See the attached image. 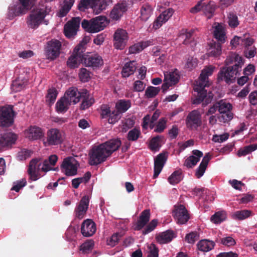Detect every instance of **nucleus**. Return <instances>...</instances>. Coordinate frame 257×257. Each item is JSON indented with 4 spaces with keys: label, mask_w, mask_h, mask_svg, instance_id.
<instances>
[{
    "label": "nucleus",
    "mask_w": 257,
    "mask_h": 257,
    "mask_svg": "<svg viewBox=\"0 0 257 257\" xmlns=\"http://www.w3.org/2000/svg\"><path fill=\"white\" fill-rule=\"evenodd\" d=\"M244 63L241 56L235 52H231L224 62L225 66L221 67L218 72L217 80L224 81L228 84L234 83L237 76L240 74Z\"/></svg>",
    "instance_id": "obj_1"
},
{
    "label": "nucleus",
    "mask_w": 257,
    "mask_h": 257,
    "mask_svg": "<svg viewBox=\"0 0 257 257\" xmlns=\"http://www.w3.org/2000/svg\"><path fill=\"white\" fill-rule=\"evenodd\" d=\"M214 69V67L209 66L202 70L199 79L194 87V91L197 92V95L193 100V104H198L202 102V106L205 107L211 102L214 94L210 90L208 92L206 88L210 85L208 76L212 75Z\"/></svg>",
    "instance_id": "obj_2"
},
{
    "label": "nucleus",
    "mask_w": 257,
    "mask_h": 257,
    "mask_svg": "<svg viewBox=\"0 0 257 257\" xmlns=\"http://www.w3.org/2000/svg\"><path fill=\"white\" fill-rule=\"evenodd\" d=\"M121 142L119 139H111L98 146H94L90 150L89 163L96 166L104 162L120 147Z\"/></svg>",
    "instance_id": "obj_3"
},
{
    "label": "nucleus",
    "mask_w": 257,
    "mask_h": 257,
    "mask_svg": "<svg viewBox=\"0 0 257 257\" xmlns=\"http://www.w3.org/2000/svg\"><path fill=\"white\" fill-rule=\"evenodd\" d=\"M32 6L31 0H18L9 7L7 17L10 20H13L16 17L26 14Z\"/></svg>",
    "instance_id": "obj_4"
},
{
    "label": "nucleus",
    "mask_w": 257,
    "mask_h": 257,
    "mask_svg": "<svg viewBox=\"0 0 257 257\" xmlns=\"http://www.w3.org/2000/svg\"><path fill=\"white\" fill-rule=\"evenodd\" d=\"M86 41L83 39L74 49L72 55L68 58L67 65L70 69L78 67L80 63L84 64V53L85 51Z\"/></svg>",
    "instance_id": "obj_5"
},
{
    "label": "nucleus",
    "mask_w": 257,
    "mask_h": 257,
    "mask_svg": "<svg viewBox=\"0 0 257 257\" xmlns=\"http://www.w3.org/2000/svg\"><path fill=\"white\" fill-rule=\"evenodd\" d=\"M107 6L105 0H81L78 5V9L81 11H84L90 8L94 13L98 14L105 10Z\"/></svg>",
    "instance_id": "obj_6"
},
{
    "label": "nucleus",
    "mask_w": 257,
    "mask_h": 257,
    "mask_svg": "<svg viewBox=\"0 0 257 257\" xmlns=\"http://www.w3.org/2000/svg\"><path fill=\"white\" fill-rule=\"evenodd\" d=\"M38 162L39 160L38 159H33L29 163L28 173L30 176V179L32 181H36L40 178L39 172L40 169L44 172H47L51 170V167L49 165L50 163L47 160L44 161L42 164V167L41 168H40L41 166L40 164L37 167Z\"/></svg>",
    "instance_id": "obj_7"
},
{
    "label": "nucleus",
    "mask_w": 257,
    "mask_h": 257,
    "mask_svg": "<svg viewBox=\"0 0 257 257\" xmlns=\"http://www.w3.org/2000/svg\"><path fill=\"white\" fill-rule=\"evenodd\" d=\"M50 11V8L46 7L45 9H38L36 11L32 12L28 17L27 21L29 27L32 29L37 28Z\"/></svg>",
    "instance_id": "obj_8"
},
{
    "label": "nucleus",
    "mask_w": 257,
    "mask_h": 257,
    "mask_svg": "<svg viewBox=\"0 0 257 257\" xmlns=\"http://www.w3.org/2000/svg\"><path fill=\"white\" fill-rule=\"evenodd\" d=\"M13 107L12 105L0 107V126L9 127L13 124L15 115Z\"/></svg>",
    "instance_id": "obj_9"
},
{
    "label": "nucleus",
    "mask_w": 257,
    "mask_h": 257,
    "mask_svg": "<svg viewBox=\"0 0 257 257\" xmlns=\"http://www.w3.org/2000/svg\"><path fill=\"white\" fill-rule=\"evenodd\" d=\"M61 43L58 40L52 39L47 42L45 54L48 59L54 60L59 57L61 49Z\"/></svg>",
    "instance_id": "obj_10"
},
{
    "label": "nucleus",
    "mask_w": 257,
    "mask_h": 257,
    "mask_svg": "<svg viewBox=\"0 0 257 257\" xmlns=\"http://www.w3.org/2000/svg\"><path fill=\"white\" fill-rule=\"evenodd\" d=\"M218 111L221 114L220 117L221 121L227 122L233 118V113L231 112V104L224 100H220L216 102Z\"/></svg>",
    "instance_id": "obj_11"
},
{
    "label": "nucleus",
    "mask_w": 257,
    "mask_h": 257,
    "mask_svg": "<svg viewBox=\"0 0 257 257\" xmlns=\"http://www.w3.org/2000/svg\"><path fill=\"white\" fill-rule=\"evenodd\" d=\"M172 216L178 224H184L187 222L190 218L188 210L183 205H176L174 206Z\"/></svg>",
    "instance_id": "obj_12"
},
{
    "label": "nucleus",
    "mask_w": 257,
    "mask_h": 257,
    "mask_svg": "<svg viewBox=\"0 0 257 257\" xmlns=\"http://www.w3.org/2000/svg\"><path fill=\"white\" fill-rule=\"evenodd\" d=\"M202 124L200 112L194 110L189 113L186 119V127L190 130H197Z\"/></svg>",
    "instance_id": "obj_13"
},
{
    "label": "nucleus",
    "mask_w": 257,
    "mask_h": 257,
    "mask_svg": "<svg viewBox=\"0 0 257 257\" xmlns=\"http://www.w3.org/2000/svg\"><path fill=\"white\" fill-rule=\"evenodd\" d=\"M128 36L126 31L123 29H118L113 35V46L116 49L122 50L125 47Z\"/></svg>",
    "instance_id": "obj_14"
},
{
    "label": "nucleus",
    "mask_w": 257,
    "mask_h": 257,
    "mask_svg": "<svg viewBox=\"0 0 257 257\" xmlns=\"http://www.w3.org/2000/svg\"><path fill=\"white\" fill-rule=\"evenodd\" d=\"M73 157H67L64 159L61 165L62 171L68 176H74L77 173V167Z\"/></svg>",
    "instance_id": "obj_15"
},
{
    "label": "nucleus",
    "mask_w": 257,
    "mask_h": 257,
    "mask_svg": "<svg viewBox=\"0 0 257 257\" xmlns=\"http://www.w3.org/2000/svg\"><path fill=\"white\" fill-rule=\"evenodd\" d=\"M84 93H87L86 90H83L81 92L78 91V89L75 87L69 88L65 92L64 97L66 100H68L71 104L73 102L76 104L80 101L82 96H84Z\"/></svg>",
    "instance_id": "obj_16"
},
{
    "label": "nucleus",
    "mask_w": 257,
    "mask_h": 257,
    "mask_svg": "<svg viewBox=\"0 0 257 257\" xmlns=\"http://www.w3.org/2000/svg\"><path fill=\"white\" fill-rule=\"evenodd\" d=\"M80 21L81 19L79 17L73 18L66 24L64 28L66 37L70 38L76 35L80 26Z\"/></svg>",
    "instance_id": "obj_17"
},
{
    "label": "nucleus",
    "mask_w": 257,
    "mask_h": 257,
    "mask_svg": "<svg viewBox=\"0 0 257 257\" xmlns=\"http://www.w3.org/2000/svg\"><path fill=\"white\" fill-rule=\"evenodd\" d=\"M89 203V198L88 196L85 195L83 196L75 208L74 213L76 217L78 219H82L84 217L88 209Z\"/></svg>",
    "instance_id": "obj_18"
},
{
    "label": "nucleus",
    "mask_w": 257,
    "mask_h": 257,
    "mask_svg": "<svg viewBox=\"0 0 257 257\" xmlns=\"http://www.w3.org/2000/svg\"><path fill=\"white\" fill-rule=\"evenodd\" d=\"M84 65L87 67H91L93 69L97 68L103 64L102 57L98 54L87 55L84 53Z\"/></svg>",
    "instance_id": "obj_19"
},
{
    "label": "nucleus",
    "mask_w": 257,
    "mask_h": 257,
    "mask_svg": "<svg viewBox=\"0 0 257 257\" xmlns=\"http://www.w3.org/2000/svg\"><path fill=\"white\" fill-rule=\"evenodd\" d=\"M127 10V6L126 2H120L113 7L109 15L110 18L113 20H118Z\"/></svg>",
    "instance_id": "obj_20"
},
{
    "label": "nucleus",
    "mask_w": 257,
    "mask_h": 257,
    "mask_svg": "<svg viewBox=\"0 0 257 257\" xmlns=\"http://www.w3.org/2000/svg\"><path fill=\"white\" fill-rule=\"evenodd\" d=\"M17 135L13 132H6L0 136V149L11 147L15 144Z\"/></svg>",
    "instance_id": "obj_21"
},
{
    "label": "nucleus",
    "mask_w": 257,
    "mask_h": 257,
    "mask_svg": "<svg viewBox=\"0 0 257 257\" xmlns=\"http://www.w3.org/2000/svg\"><path fill=\"white\" fill-rule=\"evenodd\" d=\"M47 141L50 145L60 144L62 141V136L60 131L57 128H51L47 132Z\"/></svg>",
    "instance_id": "obj_22"
},
{
    "label": "nucleus",
    "mask_w": 257,
    "mask_h": 257,
    "mask_svg": "<svg viewBox=\"0 0 257 257\" xmlns=\"http://www.w3.org/2000/svg\"><path fill=\"white\" fill-rule=\"evenodd\" d=\"M96 226L94 222L90 219L85 220L82 223L81 232L86 237L92 236L96 231Z\"/></svg>",
    "instance_id": "obj_23"
},
{
    "label": "nucleus",
    "mask_w": 257,
    "mask_h": 257,
    "mask_svg": "<svg viewBox=\"0 0 257 257\" xmlns=\"http://www.w3.org/2000/svg\"><path fill=\"white\" fill-rule=\"evenodd\" d=\"M151 216L150 209H145L140 214L138 219L135 224L134 229L135 230H141L149 222Z\"/></svg>",
    "instance_id": "obj_24"
},
{
    "label": "nucleus",
    "mask_w": 257,
    "mask_h": 257,
    "mask_svg": "<svg viewBox=\"0 0 257 257\" xmlns=\"http://www.w3.org/2000/svg\"><path fill=\"white\" fill-rule=\"evenodd\" d=\"M167 161V156L165 153L159 154L154 161V178H156L162 170V169Z\"/></svg>",
    "instance_id": "obj_25"
},
{
    "label": "nucleus",
    "mask_w": 257,
    "mask_h": 257,
    "mask_svg": "<svg viewBox=\"0 0 257 257\" xmlns=\"http://www.w3.org/2000/svg\"><path fill=\"white\" fill-rule=\"evenodd\" d=\"M167 161V156L165 153L159 154L154 161V178H156L162 170V169Z\"/></svg>",
    "instance_id": "obj_26"
},
{
    "label": "nucleus",
    "mask_w": 257,
    "mask_h": 257,
    "mask_svg": "<svg viewBox=\"0 0 257 257\" xmlns=\"http://www.w3.org/2000/svg\"><path fill=\"white\" fill-rule=\"evenodd\" d=\"M167 161V156L165 153L159 154L154 161V178H156L162 170V169Z\"/></svg>",
    "instance_id": "obj_27"
},
{
    "label": "nucleus",
    "mask_w": 257,
    "mask_h": 257,
    "mask_svg": "<svg viewBox=\"0 0 257 257\" xmlns=\"http://www.w3.org/2000/svg\"><path fill=\"white\" fill-rule=\"evenodd\" d=\"M192 153L193 155L188 157L185 161L184 165L188 168L195 166L203 156V153L198 150H194Z\"/></svg>",
    "instance_id": "obj_28"
},
{
    "label": "nucleus",
    "mask_w": 257,
    "mask_h": 257,
    "mask_svg": "<svg viewBox=\"0 0 257 257\" xmlns=\"http://www.w3.org/2000/svg\"><path fill=\"white\" fill-rule=\"evenodd\" d=\"M92 20V32H98L102 30L106 26V18L104 16H99L93 18Z\"/></svg>",
    "instance_id": "obj_29"
},
{
    "label": "nucleus",
    "mask_w": 257,
    "mask_h": 257,
    "mask_svg": "<svg viewBox=\"0 0 257 257\" xmlns=\"http://www.w3.org/2000/svg\"><path fill=\"white\" fill-rule=\"evenodd\" d=\"M154 44L153 39H150L145 41H141L130 46L128 49V52L130 54L138 53L143 50L147 47L153 45Z\"/></svg>",
    "instance_id": "obj_30"
},
{
    "label": "nucleus",
    "mask_w": 257,
    "mask_h": 257,
    "mask_svg": "<svg viewBox=\"0 0 257 257\" xmlns=\"http://www.w3.org/2000/svg\"><path fill=\"white\" fill-rule=\"evenodd\" d=\"M211 158V156L209 153L206 154L203 158L199 167L196 170L195 176L197 178H200L203 175Z\"/></svg>",
    "instance_id": "obj_31"
},
{
    "label": "nucleus",
    "mask_w": 257,
    "mask_h": 257,
    "mask_svg": "<svg viewBox=\"0 0 257 257\" xmlns=\"http://www.w3.org/2000/svg\"><path fill=\"white\" fill-rule=\"evenodd\" d=\"M175 237L174 232L171 230H167L157 235L156 239L160 244L170 242Z\"/></svg>",
    "instance_id": "obj_32"
},
{
    "label": "nucleus",
    "mask_w": 257,
    "mask_h": 257,
    "mask_svg": "<svg viewBox=\"0 0 257 257\" xmlns=\"http://www.w3.org/2000/svg\"><path fill=\"white\" fill-rule=\"evenodd\" d=\"M44 136V133L39 127L31 126L26 132V137L30 140H36L41 139Z\"/></svg>",
    "instance_id": "obj_33"
},
{
    "label": "nucleus",
    "mask_w": 257,
    "mask_h": 257,
    "mask_svg": "<svg viewBox=\"0 0 257 257\" xmlns=\"http://www.w3.org/2000/svg\"><path fill=\"white\" fill-rule=\"evenodd\" d=\"M137 69L136 62L135 61H130L126 63L122 68L121 74L123 77H128L133 74Z\"/></svg>",
    "instance_id": "obj_34"
},
{
    "label": "nucleus",
    "mask_w": 257,
    "mask_h": 257,
    "mask_svg": "<svg viewBox=\"0 0 257 257\" xmlns=\"http://www.w3.org/2000/svg\"><path fill=\"white\" fill-rule=\"evenodd\" d=\"M209 48L208 50V55L209 57H217L221 54V44L216 42L210 43Z\"/></svg>",
    "instance_id": "obj_35"
},
{
    "label": "nucleus",
    "mask_w": 257,
    "mask_h": 257,
    "mask_svg": "<svg viewBox=\"0 0 257 257\" xmlns=\"http://www.w3.org/2000/svg\"><path fill=\"white\" fill-rule=\"evenodd\" d=\"M213 35L214 38L217 40V42L222 44L225 42V33L224 29L221 25L218 24L215 27Z\"/></svg>",
    "instance_id": "obj_36"
},
{
    "label": "nucleus",
    "mask_w": 257,
    "mask_h": 257,
    "mask_svg": "<svg viewBox=\"0 0 257 257\" xmlns=\"http://www.w3.org/2000/svg\"><path fill=\"white\" fill-rule=\"evenodd\" d=\"M153 8L149 4H144L141 7L140 10V19L144 21H147L153 13Z\"/></svg>",
    "instance_id": "obj_37"
},
{
    "label": "nucleus",
    "mask_w": 257,
    "mask_h": 257,
    "mask_svg": "<svg viewBox=\"0 0 257 257\" xmlns=\"http://www.w3.org/2000/svg\"><path fill=\"white\" fill-rule=\"evenodd\" d=\"M194 30H191L189 31L187 30L182 31L181 33L179 36V38L183 40V44L184 45H188L191 43L194 42Z\"/></svg>",
    "instance_id": "obj_38"
},
{
    "label": "nucleus",
    "mask_w": 257,
    "mask_h": 257,
    "mask_svg": "<svg viewBox=\"0 0 257 257\" xmlns=\"http://www.w3.org/2000/svg\"><path fill=\"white\" fill-rule=\"evenodd\" d=\"M27 83V79H20V77H18L17 79L13 81L11 85V88L15 92H19L25 88Z\"/></svg>",
    "instance_id": "obj_39"
},
{
    "label": "nucleus",
    "mask_w": 257,
    "mask_h": 257,
    "mask_svg": "<svg viewBox=\"0 0 257 257\" xmlns=\"http://www.w3.org/2000/svg\"><path fill=\"white\" fill-rule=\"evenodd\" d=\"M215 243L213 241L207 239L200 240L197 243V247L200 251L207 252L213 248Z\"/></svg>",
    "instance_id": "obj_40"
},
{
    "label": "nucleus",
    "mask_w": 257,
    "mask_h": 257,
    "mask_svg": "<svg viewBox=\"0 0 257 257\" xmlns=\"http://www.w3.org/2000/svg\"><path fill=\"white\" fill-rule=\"evenodd\" d=\"M180 78L179 71L175 69L174 71L165 74L164 81H168L172 85L177 84Z\"/></svg>",
    "instance_id": "obj_41"
},
{
    "label": "nucleus",
    "mask_w": 257,
    "mask_h": 257,
    "mask_svg": "<svg viewBox=\"0 0 257 257\" xmlns=\"http://www.w3.org/2000/svg\"><path fill=\"white\" fill-rule=\"evenodd\" d=\"M71 104L68 100H66L65 97H62L56 104V111L59 113H64L67 111L69 105Z\"/></svg>",
    "instance_id": "obj_42"
},
{
    "label": "nucleus",
    "mask_w": 257,
    "mask_h": 257,
    "mask_svg": "<svg viewBox=\"0 0 257 257\" xmlns=\"http://www.w3.org/2000/svg\"><path fill=\"white\" fill-rule=\"evenodd\" d=\"M183 178L182 171L181 169L177 170L174 171L171 176H170L168 180L172 185H175L179 183Z\"/></svg>",
    "instance_id": "obj_43"
},
{
    "label": "nucleus",
    "mask_w": 257,
    "mask_h": 257,
    "mask_svg": "<svg viewBox=\"0 0 257 257\" xmlns=\"http://www.w3.org/2000/svg\"><path fill=\"white\" fill-rule=\"evenodd\" d=\"M131 103L129 100H120L116 103L115 105L116 109L120 112L121 114L122 113L126 111L131 107Z\"/></svg>",
    "instance_id": "obj_44"
},
{
    "label": "nucleus",
    "mask_w": 257,
    "mask_h": 257,
    "mask_svg": "<svg viewBox=\"0 0 257 257\" xmlns=\"http://www.w3.org/2000/svg\"><path fill=\"white\" fill-rule=\"evenodd\" d=\"M215 6L213 3L209 2L207 4L205 5L203 7V12L207 19H211L215 12Z\"/></svg>",
    "instance_id": "obj_45"
},
{
    "label": "nucleus",
    "mask_w": 257,
    "mask_h": 257,
    "mask_svg": "<svg viewBox=\"0 0 257 257\" xmlns=\"http://www.w3.org/2000/svg\"><path fill=\"white\" fill-rule=\"evenodd\" d=\"M91 73L85 68H82L79 70L78 76L82 82H87L91 79Z\"/></svg>",
    "instance_id": "obj_46"
},
{
    "label": "nucleus",
    "mask_w": 257,
    "mask_h": 257,
    "mask_svg": "<svg viewBox=\"0 0 257 257\" xmlns=\"http://www.w3.org/2000/svg\"><path fill=\"white\" fill-rule=\"evenodd\" d=\"M251 212L248 210H242L235 211L233 214V218L236 220H243L251 215Z\"/></svg>",
    "instance_id": "obj_47"
},
{
    "label": "nucleus",
    "mask_w": 257,
    "mask_h": 257,
    "mask_svg": "<svg viewBox=\"0 0 257 257\" xmlns=\"http://www.w3.org/2000/svg\"><path fill=\"white\" fill-rule=\"evenodd\" d=\"M160 91L159 87L148 86L146 91L145 96L147 98H154Z\"/></svg>",
    "instance_id": "obj_48"
},
{
    "label": "nucleus",
    "mask_w": 257,
    "mask_h": 257,
    "mask_svg": "<svg viewBox=\"0 0 257 257\" xmlns=\"http://www.w3.org/2000/svg\"><path fill=\"white\" fill-rule=\"evenodd\" d=\"M57 94V91L55 88H50L48 90V93L46 96V101L48 102L50 105H52L54 103Z\"/></svg>",
    "instance_id": "obj_49"
},
{
    "label": "nucleus",
    "mask_w": 257,
    "mask_h": 257,
    "mask_svg": "<svg viewBox=\"0 0 257 257\" xmlns=\"http://www.w3.org/2000/svg\"><path fill=\"white\" fill-rule=\"evenodd\" d=\"M94 246V241L92 240H88L83 243L80 246V250L84 254L90 252Z\"/></svg>",
    "instance_id": "obj_50"
},
{
    "label": "nucleus",
    "mask_w": 257,
    "mask_h": 257,
    "mask_svg": "<svg viewBox=\"0 0 257 257\" xmlns=\"http://www.w3.org/2000/svg\"><path fill=\"white\" fill-rule=\"evenodd\" d=\"M225 213L223 211H218L211 217L210 220L214 223L218 224L225 220Z\"/></svg>",
    "instance_id": "obj_51"
},
{
    "label": "nucleus",
    "mask_w": 257,
    "mask_h": 257,
    "mask_svg": "<svg viewBox=\"0 0 257 257\" xmlns=\"http://www.w3.org/2000/svg\"><path fill=\"white\" fill-rule=\"evenodd\" d=\"M107 117V122L109 124H114L117 122L121 118V114L120 112H118L116 109L113 110Z\"/></svg>",
    "instance_id": "obj_52"
},
{
    "label": "nucleus",
    "mask_w": 257,
    "mask_h": 257,
    "mask_svg": "<svg viewBox=\"0 0 257 257\" xmlns=\"http://www.w3.org/2000/svg\"><path fill=\"white\" fill-rule=\"evenodd\" d=\"M161 137L157 136L153 138L150 141L149 144V148L153 151H158L161 147L160 142L161 141Z\"/></svg>",
    "instance_id": "obj_53"
},
{
    "label": "nucleus",
    "mask_w": 257,
    "mask_h": 257,
    "mask_svg": "<svg viewBox=\"0 0 257 257\" xmlns=\"http://www.w3.org/2000/svg\"><path fill=\"white\" fill-rule=\"evenodd\" d=\"M141 135L140 131L135 127L128 132L127 135V139L130 141L135 142L139 139Z\"/></svg>",
    "instance_id": "obj_54"
},
{
    "label": "nucleus",
    "mask_w": 257,
    "mask_h": 257,
    "mask_svg": "<svg viewBox=\"0 0 257 257\" xmlns=\"http://www.w3.org/2000/svg\"><path fill=\"white\" fill-rule=\"evenodd\" d=\"M100 116L102 119H107L112 112L109 106L107 104H102L100 107Z\"/></svg>",
    "instance_id": "obj_55"
},
{
    "label": "nucleus",
    "mask_w": 257,
    "mask_h": 257,
    "mask_svg": "<svg viewBox=\"0 0 257 257\" xmlns=\"http://www.w3.org/2000/svg\"><path fill=\"white\" fill-rule=\"evenodd\" d=\"M81 99H82V101L81 104L80 108L82 110H84L90 107L93 103L94 100L92 98H89L87 96V93H84V96H82Z\"/></svg>",
    "instance_id": "obj_56"
},
{
    "label": "nucleus",
    "mask_w": 257,
    "mask_h": 257,
    "mask_svg": "<svg viewBox=\"0 0 257 257\" xmlns=\"http://www.w3.org/2000/svg\"><path fill=\"white\" fill-rule=\"evenodd\" d=\"M174 12L172 8H168L159 16V19H162L165 23L172 17Z\"/></svg>",
    "instance_id": "obj_57"
},
{
    "label": "nucleus",
    "mask_w": 257,
    "mask_h": 257,
    "mask_svg": "<svg viewBox=\"0 0 257 257\" xmlns=\"http://www.w3.org/2000/svg\"><path fill=\"white\" fill-rule=\"evenodd\" d=\"M158 224L157 219H153L148 225H146L145 229L143 230V234L146 235L152 232L155 229Z\"/></svg>",
    "instance_id": "obj_58"
},
{
    "label": "nucleus",
    "mask_w": 257,
    "mask_h": 257,
    "mask_svg": "<svg viewBox=\"0 0 257 257\" xmlns=\"http://www.w3.org/2000/svg\"><path fill=\"white\" fill-rule=\"evenodd\" d=\"M228 24L232 28H236L239 25L237 16L234 13H230L228 15Z\"/></svg>",
    "instance_id": "obj_59"
},
{
    "label": "nucleus",
    "mask_w": 257,
    "mask_h": 257,
    "mask_svg": "<svg viewBox=\"0 0 257 257\" xmlns=\"http://www.w3.org/2000/svg\"><path fill=\"white\" fill-rule=\"evenodd\" d=\"M135 122V120L133 118H128L122 121V131L126 132L128 129L133 127Z\"/></svg>",
    "instance_id": "obj_60"
},
{
    "label": "nucleus",
    "mask_w": 257,
    "mask_h": 257,
    "mask_svg": "<svg viewBox=\"0 0 257 257\" xmlns=\"http://www.w3.org/2000/svg\"><path fill=\"white\" fill-rule=\"evenodd\" d=\"M167 120L165 118H161L158 122L154 132L161 133L164 131L166 127Z\"/></svg>",
    "instance_id": "obj_61"
},
{
    "label": "nucleus",
    "mask_w": 257,
    "mask_h": 257,
    "mask_svg": "<svg viewBox=\"0 0 257 257\" xmlns=\"http://www.w3.org/2000/svg\"><path fill=\"white\" fill-rule=\"evenodd\" d=\"M198 233L196 232H191L186 234L185 240L189 243H194L198 239Z\"/></svg>",
    "instance_id": "obj_62"
},
{
    "label": "nucleus",
    "mask_w": 257,
    "mask_h": 257,
    "mask_svg": "<svg viewBox=\"0 0 257 257\" xmlns=\"http://www.w3.org/2000/svg\"><path fill=\"white\" fill-rule=\"evenodd\" d=\"M121 237V235L119 233H116L113 234L110 239L107 240V244L111 246H114L116 245L118 242V240Z\"/></svg>",
    "instance_id": "obj_63"
},
{
    "label": "nucleus",
    "mask_w": 257,
    "mask_h": 257,
    "mask_svg": "<svg viewBox=\"0 0 257 257\" xmlns=\"http://www.w3.org/2000/svg\"><path fill=\"white\" fill-rule=\"evenodd\" d=\"M244 55L247 58H253L256 54V48L255 46L244 49Z\"/></svg>",
    "instance_id": "obj_64"
}]
</instances>
